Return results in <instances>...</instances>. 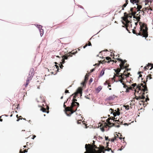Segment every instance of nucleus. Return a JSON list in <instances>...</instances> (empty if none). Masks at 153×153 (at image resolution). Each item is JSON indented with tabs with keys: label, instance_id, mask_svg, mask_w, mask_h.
<instances>
[{
	"label": "nucleus",
	"instance_id": "obj_15",
	"mask_svg": "<svg viewBox=\"0 0 153 153\" xmlns=\"http://www.w3.org/2000/svg\"><path fill=\"white\" fill-rule=\"evenodd\" d=\"M106 61H105L104 60L102 61V63H104L105 62L109 63L110 62L114 61V60H111V58L109 57H106Z\"/></svg>",
	"mask_w": 153,
	"mask_h": 153
},
{
	"label": "nucleus",
	"instance_id": "obj_47",
	"mask_svg": "<svg viewBox=\"0 0 153 153\" xmlns=\"http://www.w3.org/2000/svg\"><path fill=\"white\" fill-rule=\"evenodd\" d=\"M21 117H22V116H20L19 117V119H18L16 121H19V120L20 119H22V118H20Z\"/></svg>",
	"mask_w": 153,
	"mask_h": 153
},
{
	"label": "nucleus",
	"instance_id": "obj_43",
	"mask_svg": "<svg viewBox=\"0 0 153 153\" xmlns=\"http://www.w3.org/2000/svg\"><path fill=\"white\" fill-rule=\"evenodd\" d=\"M118 134H120V136H119V138L120 139L122 140L123 139V138L122 137H121V136H122L121 134H120V133H118Z\"/></svg>",
	"mask_w": 153,
	"mask_h": 153
},
{
	"label": "nucleus",
	"instance_id": "obj_11",
	"mask_svg": "<svg viewBox=\"0 0 153 153\" xmlns=\"http://www.w3.org/2000/svg\"><path fill=\"white\" fill-rule=\"evenodd\" d=\"M111 119V117H109L107 120H106V122H107V127H111V126H113L114 125V124L113 123H111L112 121H110Z\"/></svg>",
	"mask_w": 153,
	"mask_h": 153
},
{
	"label": "nucleus",
	"instance_id": "obj_40",
	"mask_svg": "<svg viewBox=\"0 0 153 153\" xmlns=\"http://www.w3.org/2000/svg\"><path fill=\"white\" fill-rule=\"evenodd\" d=\"M108 51V50H107V49H106L105 50H104V51H102L100 52V53L99 54V55H97V56H100V57H101V56H100V53L102 52L103 51Z\"/></svg>",
	"mask_w": 153,
	"mask_h": 153
},
{
	"label": "nucleus",
	"instance_id": "obj_48",
	"mask_svg": "<svg viewBox=\"0 0 153 153\" xmlns=\"http://www.w3.org/2000/svg\"><path fill=\"white\" fill-rule=\"evenodd\" d=\"M114 126H115V127H117V128H119L120 127V126L119 125H117L114 124Z\"/></svg>",
	"mask_w": 153,
	"mask_h": 153
},
{
	"label": "nucleus",
	"instance_id": "obj_21",
	"mask_svg": "<svg viewBox=\"0 0 153 153\" xmlns=\"http://www.w3.org/2000/svg\"><path fill=\"white\" fill-rule=\"evenodd\" d=\"M130 2L134 4H136L137 5H138V4L139 3V1L138 0H130Z\"/></svg>",
	"mask_w": 153,
	"mask_h": 153
},
{
	"label": "nucleus",
	"instance_id": "obj_25",
	"mask_svg": "<svg viewBox=\"0 0 153 153\" xmlns=\"http://www.w3.org/2000/svg\"><path fill=\"white\" fill-rule=\"evenodd\" d=\"M121 69L120 68H118L116 69H114V70L116 72V73H120L121 71Z\"/></svg>",
	"mask_w": 153,
	"mask_h": 153
},
{
	"label": "nucleus",
	"instance_id": "obj_36",
	"mask_svg": "<svg viewBox=\"0 0 153 153\" xmlns=\"http://www.w3.org/2000/svg\"><path fill=\"white\" fill-rule=\"evenodd\" d=\"M124 107L125 108V109L127 110H128L129 108V105H125Z\"/></svg>",
	"mask_w": 153,
	"mask_h": 153
},
{
	"label": "nucleus",
	"instance_id": "obj_58",
	"mask_svg": "<svg viewBox=\"0 0 153 153\" xmlns=\"http://www.w3.org/2000/svg\"><path fill=\"white\" fill-rule=\"evenodd\" d=\"M147 9V8H143V11H145Z\"/></svg>",
	"mask_w": 153,
	"mask_h": 153
},
{
	"label": "nucleus",
	"instance_id": "obj_64",
	"mask_svg": "<svg viewBox=\"0 0 153 153\" xmlns=\"http://www.w3.org/2000/svg\"><path fill=\"white\" fill-rule=\"evenodd\" d=\"M111 152L112 153H114V150H111Z\"/></svg>",
	"mask_w": 153,
	"mask_h": 153
},
{
	"label": "nucleus",
	"instance_id": "obj_33",
	"mask_svg": "<svg viewBox=\"0 0 153 153\" xmlns=\"http://www.w3.org/2000/svg\"><path fill=\"white\" fill-rule=\"evenodd\" d=\"M116 137L114 138H114H111V139H109V141H110L111 140V141L112 142H114L115 140H116Z\"/></svg>",
	"mask_w": 153,
	"mask_h": 153
},
{
	"label": "nucleus",
	"instance_id": "obj_46",
	"mask_svg": "<svg viewBox=\"0 0 153 153\" xmlns=\"http://www.w3.org/2000/svg\"><path fill=\"white\" fill-rule=\"evenodd\" d=\"M77 95V94H76V93H75L74 94V95L73 96V98L75 99Z\"/></svg>",
	"mask_w": 153,
	"mask_h": 153
},
{
	"label": "nucleus",
	"instance_id": "obj_37",
	"mask_svg": "<svg viewBox=\"0 0 153 153\" xmlns=\"http://www.w3.org/2000/svg\"><path fill=\"white\" fill-rule=\"evenodd\" d=\"M118 110L116 112V114H117V115H119L120 114V113L119 111V109L118 108Z\"/></svg>",
	"mask_w": 153,
	"mask_h": 153
},
{
	"label": "nucleus",
	"instance_id": "obj_16",
	"mask_svg": "<svg viewBox=\"0 0 153 153\" xmlns=\"http://www.w3.org/2000/svg\"><path fill=\"white\" fill-rule=\"evenodd\" d=\"M116 97V96L115 95H113L108 97L107 98L106 100L108 101L112 100H114Z\"/></svg>",
	"mask_w": 153,
	"mask_h": 153
},
{
	"label": "nucleus",
	"instance_id": "obj_3",
	"mask_svg": "<svg viewBox=\"0 0 153 153\" xmlns=\"http://www.w3.org/2000/svg\"><path fill=\"white\" fill-rule=\"evenodd\" d=\"M93 143L92 144H86L85 148L86 151L84 153H98L97 152L100 148L97 147L95 144V141H93Z\"/></svg>",
	"mask_w": 153,
	"mask_h": 153
},
{
	"label": "nucleus",
	"instance_id": "obj_20",
	"mask_svg": "<svg viewBox=\"0 0 153 153\" xmlns=\"http://www.w3.org/2000/svg\"><path fill=\"white\" fill-rule=\"evenodd\" d=\"M138 85H137L136 83H134L132 84L131 85L132 87H128V89H129V90H133L134 89V87L137 86L136 87H137V86Z\"/></svg>",
	"mask_w": 153,
	"mask_h": 153
},
{
	"label": "nucleus",
	"instance_id": "obj_14",
	"mask_svg": "<svg viewBox=\"0 0 153 153\" xmlns=\"http://www.w3.org/2000/svg\"><path fill=\"white\" fill-rule=\"evenodd\" d=\"M117 59L121 62L120 65V68H121L122 66H123V65H124L125 63L126 62V60H125L123 61L120 58H117Z\"/></svg>",
	"mask_w": 153,
	"mask_h": 153
},
{
	"label": "nucleus",
	"instance_id": "obj_27",
	"mask_svg": "<svg viewBox=\"0 0 153 153\" xmlns=\"http://www.w3.org/2000/svg\"><path fill=\"white\" fill-rule=\"evenodd\" d=\"M104 71H105L103 69H102V70L101 71V73H100V77L104 75Z\"/></svg>",
	"mask_w": 153,
	"mask_h": 153
},
{
	"label": "nucleus",
	"instance_id": "obj_4",
	"mask_svg": "<svg viewBox=\"0 0 153 153\" xmlns=\"http://www.w3.org/2000/svg\"><path fill=\"white\" fill-rule=\"evenodd\" d=\"M131 12V16H129L127 15L126 12L125 13H124V16L122 17L123 20L125 22V23L124 22H122V23L125 26L126 29L128 31H129V30H128V26H129V23H130V21L128 20V18L129 17L131 18L132 17V16H133L132 15V13Z\"/></svg>",
	"mask_w": 153,
	"mask_h": 153
},
{
	"label": "nucleus",
	"instance_id": "obj_45",
	"mask_svg": "<svg viewBox=\"0 0 153 153\" xmlns=\"http://www.w3.org/2000/svg\"><path fill=\"white\" fill-rule=\"evenodd\" d=\"M82 122V120H79L77 121V123L78 124H80Z\"/></svg>",
	"mask_w": 153,
	"mask_h": 153
},
{
	"label": "nucleus",
	"instance_id": "obj_42",
	"mask_svg": "<svg viewBox=\"0 0 153 153\" xmlns=\"http://www.w3.org/2000/svg\"><path fill=\"white\" fill-rule=\"evenodd\" d=\"M143 73V72H141V71H140V72H138V74H140L139 76V77H141L142 76V75L140 74V73Z\"/></svg>",
	"mask_w": 153,
	"mask_h": 153
},
{
	"label": "nucleus",
	"instance_id": "obj_10",
	"mask_svg": "<svg viewBox=\"0 0 153 153\" xmlns=\"http://www.w3.org/2000/svg\"><path fill=\"white\" fill-rule=\"evenodd\" d=\"M100 126L99 125L98 126L100 127V128L102 131H105L104 129V128H107V123L103 121L101 124H100Z\"/></svg>",
	"mask_w": 153,
	"mask_h": 153
},
{
	"label": "nucleus",
	"instance_id": "obj_57",
	"mask_svg": "<svg viewBox=\"0 0 153 153\" xmlns=\"http://www.w3.org/2000/svg\"><path fill=\"white\" fill-rule=\"evenodd\" d=\"M111 110V113L113 112H114V110L112 108H110V110Z\"/></svg>",
	"mask_w": 153,
	"mask_h": 153
},
{
	"label": "nucleus",
	"instance_id": "obj_41",
	"mask_svg": "<svg viewBox=\"0 0 153 153\" xmlns=\"http://www.w3.org/2000/svg\"><path fill=\"white\" fill-rule=\"evenodd\" d=\"M55 66L56 67L55 68L56 69L57 71H58V70H59L58 66L56 65H55ZM54 68H55V67H54Z\"/></svg>",
	"mask_w": 153,
	"mask_h": 153
},
{
	"label": "nucleus",
	"instance_id": "obj_2",
	"mask_svg": "<svg viewBox=\"0 0 153 153\" xmlns=\"http://www.w3.org/2000/svg\"><path fill=\"white\" fill-rule=\"evenodd\" d=\"M139 25L140 26V30L138 33H136L135 30L132 29V32L133 33L136 34L137 35H140L144 37L146 39L148 37V28L147 25L145 23H142L141 22H139Z\"/></svg>",
	"mask_w": 153,
	"mask_h": 153
},
{
	"label": "nucleus",
	"instance_id": "obj_8",
	"mask_svg": "<svg viewBox=\"0 0 153 153\" xmlns=\"http://www.w3.org/2000/svg\"><path fill=\"white\" fill-rule=\"evenodd\" d=\"M67 101L64 102L63 106L65 108V113L68 116H70V112H70V111H71L72 109L71 108L72 107H71V105L70 107H67L65 105V103Z\"/></svg>",
	"mask_w": 153,
	"mask_h": 153
},
{
	"label": "nucleus",
	"instance_id": "obj_60",
	"mask_svg": "<svg viewBox=\"0 0 153 153\" xmlns=\"http://www.w3.org/2000/svg\"><path fill=\"white\" fill-rule=\"evenodd\" d=\"M130 70V69H128V68H127L126 69V71H128Z\"/></svg>",
	"mask_w": 153,
	"mask_h": 153
},
{
	"label": "nucleus",
	"instance_id": "obj_12",
	"mask_svg": "<svg viewBox=\"0 0 153 153\" xmlns=\"http://www.w3.org/2000/svg\"><path fill=\"white\" fill-rule=\"evenodd\" d=\"M75 105L76 106H74L71 108L72 109L71 111H70V112H71L70 113V116L71 114L73 113L74 112H75L77 110V108L79 106V105H76V104Z\"/></svg>",
	"mask_w": 153,
	"mask_h": 153
},
{
	"label": "nucleus",
	"instance_id": "obj_32",
	"mask_svg": "<svg viewBox=\"0 0 153 153\" xmlns=\"http://www.w3.org/2000/svg\"><path fill=\"white\" fill-rule=\"evenodd\" d=\"M126 71L125 70L124 71V72L123 74L121 73L122 75V76H123V77H125V76H126Z\"/></svg>",
	"mask_w": 153,
	"mask_h": 153
},
{
	"label": "nucleus",
	"instance_id": "obj_23",
	"mask_svg": "<svg viewBox=\"0 0 153 153\" xmlns=\"http://www.w3.org/2000/svg\"><path fill=\"white\" fill-rule=\"evenodd\" d=\"M111 117V120H113V122H114V121H115V122L119 121V119L117 120V118H115L114 116V117Z\"/></svg>",
	"mask_w": 153,
	"mask_h": 153
},
{
	"label": "nucleus",
	"instance_id": "obj_52",
	"mask_svg": "<svg viewBox=\"0 0 153 153\" xmlns=\"http://www.w3.org/2000/svg\"><path fill=\"white\" fill-rule=\"evenodd\" d=\"M113 114L114 117L117 115V114H116L115 112H114L113 113Z\"/></svg>",
	"mask_w": 153,
	"mask_h": 153
},
{
	"label": "nucleus",
	"instance_id": "obj_22",
	"mask_svg": "<svg viewBox=\"0 0 153 153\" xmlns=\"http://www.w3.org/2000/svg\"><path fill=\"white\" fill-rule=\"evenodd\" d=\"M128 0H126V3L122 6V10H124V8L126 7L128 3Z\"/></svg>",
	"mask_w": 153,
	"mask_h": 153
},
{
	"label": "nucleus",
	"instance_id": "obj_29",
	"mask_svg": "<svg viewBox=\"0 0 153 153\" xmlns=\"http://www.w3.org/2000/svg\"><path fill=\"white\" fill-rule=\"evenodd\" d=\"M102 87L101 86H99L97 89V90L98 91V92L100 91V90L102 89Z\"/></svg>",
	"mask_w": 153,
	"mask_h": 153
},
{
	"label": "nucleus",
	"instance_id": "obj_56",
	"mask_svg": "<svg viewBox=\"0 0 153 153\" xmlns=\"http://www.w3.org/2000/svg\"><path fill=\"white\" fill-rule=\"evenodd\" d=\"M60 68L61 69L63 67V66L62 64H61V65L60 66Z\"/></svg>",
	"mask_w": 153,
	"mask_h": 153
},
{
	"label": "nucleus",
	"instance_id": "obj_51",
	"mask_svg": "<svg viewBox=\"0 0 153 153\" xmlns=\"http://www.w3.org/2000/svg\"><path fill=\"white\" fill-rule=\"evenodd\" d=\"M109 83L107 81H106L104 83V85H106L107 84H108Z\"/></svg>",
	"mask_w": 153,
	"mask_h": 153
},
{
	"label": "nucleus",
	"instance_id": "obj_59",
	"mask_svg": "<svg viewBox=\"0 0 153 153\" xmlns=\"http://www.w3.org/2000/svg\"><path fill=\"white\" fill-rule=\"evenodd\" d=\"M124 85V87L126 88V87H127V85L125 84V82H124V84L123 85Z\"/></svg>",
	"mask_w": 153,
	"mask_h": 153
},
{
	"label": "nucleus",
	"instance_id": "obj_34",
	"mask_svg": "<svg viewBox=\"0 0 153 153\" xmlns=\"http://www.w3.org/2000/svg\"><path fill=\"white\" fill-rule=\"evenodd\" d=\"M149 65L150 67H151V68H150V70H151L153 68V64L149 63Z\"/></svg>",
	"mask_w": 153,
	"mask_h": 153
},
{
	"label": "nucleus",
	"instance_id": "obj_31",
	"mask_svg": "<svg viewBox=\"0 0 153 153\" xmlns=\"http://www.w3.org/2000/svg\"><path fill=\"white\" fill-rule=\"evenodd\" d=\"M144 103H145V102L143 100H140L139 102V104L140 105H141L142 104H143L144 105Z\"/></svg>",
	"mask_w": 153,
	"mask_h": 153
},
{
	"label": "nucleus",
	"instance_id": "obj_18",
	"mask_svg": "<svg viewBox=\"0 0 153 153\" xmlns=\"http://www.w3.org/2000/svg\"><path fill=\"white\" fill-rule=\"evenodd\" d=\"M82 88H81L80 87H79L78 88L76 91L75 92V93H76V94H80L81 96L82 93Z\"/></svg>",
	"mask_w": 153,
	"mask_h": 153
},
{
	"label": "nucleus",
	"instance_id": "obj_26",
	"mask_svg": "<svg viewBox=\"0 0 153 153\" xmlns=\"http://www.w3.org/2000/svg\"><path fill=\"white\" fill-rule=\"evenodd\" d=\"M41 110L43 112H47L46 109L44 107H42L41 108ZM48 112H49L48 111H47V113H48Z\"/></svg>",
	"mask_w": 153,
	"mask_h": 153
},
{
	"label": "nucleus",
	"instance_id": "obj_53",
	"mask_svg": "<svg viewBox=\"0 0 153 153\" xmlns=\"http://www.w3.org/2000/svg\"><path fill=\"white\" fill-rule=\"evenodd\" d=\"M105 139L106 140H109V139H108V137H106V136H105Z\"/></svg>",
	"mask_w": 153,
	"mask_h": 153
},
{
	"label": "nucleus",
	"instance_id": "obj_38",
	"mask_svg": "<svg viewBox=\"0 0 153 153\" xmlns=\"http://www.w3.org/2000/svg\"><path fill=\"white\" fill-rule=\"evenodd\" d=\"M121 68H120L121 69H123L125 68H127L128 67V66H124V65H123V66H122Z\"/></svg>",
	"mask_w": 153,
	"mask_h": 153
},
{
	"label": "nucleus",
	"instance_id": "obj_44",
	"mask_svg": "<svg viewBox=\"0 0 153 153\" xmlns=\"http://www.w3.org/2000/svg\"><path fill=\"white\" fill-rule=\"evenodd\" d=\"M93 81V79L92 78H91L89 81V83L90 84Z\"/></svg>",
	"mask_w": 153,
	"mask_h": 153
},
{
	"label": "nucleus",
	"instance_id": "obj_55",
	"mask_svg": "<svg viewBox=\"0 0 153 153\" xmlns=\"http://www.w3.org/2000/svg\"><path fill=\"white\" fill-rule=\"evenodd\" d=\"M27 152V149H25V150H24L23 151V152L24 153H25V152Z\"/></svg>",
	"mask_w": 153,
	"mask_h": 153
},
{
	"label": "nucleus",
	"instance_id": "obj_30",
	"mask_svg": "<svg viewBox=\"0 0 153 153\" xmlns=\"http://www.w3.org/2000/svg\"><path fill=\"white\" fill-rule=\"evenodd\" d=\"M149 67H150V66L149 65V63H148V65L144 67V70L145 71L146 70L148 69H149Z\"/></svg>",
	"mask_w": 153,
	"mask_h": 153
},
{
	"label": "nucleus",
	"instance_id": "obj_9",
	"mask_svg": "<svg viewBox=\"0 0 153 153\" xmlns=\"http://www.w3.org/2000/svg\"><path fill=\"white\" fill-rule=\"evenodd\" d=\"M77 52V51H72L71 52L68 53L67 55L65 54L62 56V59L65 60L68 59V57H71L72 56L73 54H75Z\"/></svg>",
	"mask_w": 153,
	"mask_h": 153
},
{
	"label": "nucleus",
	"instance_id": "obj_62",
	"mask_svg": "<svg viewBox=\"0 0 153 153\" xmlns=\"http://www.w3.org/2000/svg\"><path fill=\"white\" fill-rule=\"evenodd\" d=\"M20 153H24V152L22 151L21 150L20 151Z\"/></svg>",
	"mask_w": 153,
	"mask_h": 153
},
{
	"label": "nucleus",
	"instance_id": "obj_28",
	"mask_svg": "<svg viewBox=\"0 0 153 153\" xmlns=\"http://www.w3.org/2000/svg\"><path fill=\"white\" fill-rule=\"evenodd\" d=\"M91 43L90 42H89L88 44H86L85 46L83 47L84 48H85L88 45V46H91Z\"/></svg>",
	"mask_w": 153,
	"mask_h": 153
},
{
	"label": "nucleus",
	"instance_id": "obj_5",
	"mask_svg": "<svg viewBox=\"0 0 153 153\" xmlns=\"http://www.w3.org/2000/svg\"><path fill=\"white\" fill-rule=\"evenodd\" d=\"M116 76L118 77V81H120L123 85H124V82L123 81V80L125 79V77H123V76H122V75L121 73H116V74H114V75L112 79L113 80H114V81H116L115 79ZM117 81V80L116 81V82Z\"/></svg>",
	"mask_w": 153,
	"mask_h": 153
},
{
	"label": "nucleus",
	"instance_id": "obj_13",
	"mask_svg": "<svg viewBox=\"0 0 153 153\" xmlns=\"http://www.w3.org/2000/svg\"><path fill=\"white\" fill-rule=\"evenodd\" d=\"M72 102L71 103V107H73L74 106H76V105H79V103L77 102H76V101H77V100L76 99H74V98H73V99L72 100Z\"/></svg>",
	"mask_w": 153,
	"mask_h": 153
},
{
	"label": "nucleus",
	"instance_id": "obj_50",
	"mask_svg": "<svg viewBox=\"0 0 153 153\" xmlns=\"http://www.w3.org/2000/svg\"><path fill=\"white\" fill-rule=\"evenodd\" d=\"M65 63V60L63 59H62V63L64 64Z\"/></svg>",
	"mask_w": 153,
	"mask_h": 153
},
{
	"label": "nucleus",
	"instance_id": "obj_54",
	"mask_svg": "<svg viewBox=\"0 0 153 153\" xmlns=\"http://www.w3.org/2000/svg\"><path fill=\"white\" fill-rule=\"evenodd\" d=\"M69 93V91L67 90H66L65 91V93Z\"/></svg>",
	"mask_w": 153,
	"mask_h": 153
},
{
	"label": "nucleus",
	"instance_id": "obj_49",
	"mask_svg": "<svg viewBox=\"0 0 153 153\" xmlns=\"http://www.w3.org/2000/svg\"><path fill=\"white\" fill-rule=\"evenodd\" d=\"M129 91V89H128V87L126 89V92H128Z\"/></svg>",
	"mask_w": 153,
	"mask_h": 153
},
{
	"label": "nucleus",
	"instance_id": "obj_7",
	"mask_svg": "<svg viewBox=\"0 0 153 153\" xmlns=\"http://www.w3.org/2000/svg\"><path fill=\"white\" fill-rule=\"evenodd\" d=\"M137 8H136L135 7H134L131 8L130 9V11L131 12L132 15L134 16V18H135V15L137 12L139 11H141L140 9L142 8V7L140 5H137Z\"/></svg>",
	"mask_w": 153,
	"mask_h": 153
},
{
	"label": "nucleus",
	"instance_id": "obj_61",
	"mask_svg": "<svg viewBox=\"0 0 153 153\" xmlns=\"http://www.w3.org/2000/svg\"><path fill=\"white\" fill-rule=\"evenodd\" d=\"M94 71V68L93 69H91V72H92Z\"/></svg>",
	"mask_w": 153,
	"mask_h": 153
},
{
	"label": "nucleus",
	"instance_id": "obj_35",
	"mask_svg": "<svg viewBox=\"0 0 153 153\" xmlns=\"http://www.w3.org/2000/svg\"><path fill=\"white\" fill-rule=\"evenodd\" d=\"M126 73H127V74H126V77H125V78H127V77L129 76V75L130 74V73H128V71L126 72Z\"/></svg>",
	"mask_w": 153,
	"mask_h": 153
},
{
	"label": "nucleus",
	"instance_id": "obj_39",
	"mask_svg": "<svg viewBox=\"0 0 153 153\" xmlns=\"http://www.w3.org/2000/svg\"><path fill=\"white\" fill-rule=\"evenodd\" d=\"M119 134H116V135L114 137V138L116 137V140H117V138H119Z\"/></svg>",
	"mask_w": 153,
	"mask_h": 153
},
{
	"label": "nucleus",
	"instance_id": "obj_19",
	"mask_svg": "<svg viewBox=\"0 0 153 153\" xmlns=\"http://www.w3.org/2000/svg\"><path fill=\"white\" fill-rule=\"evenodd\" d=\"M88 75L87 74L85 76L84 82H82L83 85H84L86 83L88 79Z\"/></svg>",
	"mask_w": 153,
	"mask_h": 153
},
{
	"label": "nucleus",
	"instance_id": "obj_1",
	"mask_svg": "<svg viewBox=\"0 0 153 153\" xmlns=\"http://www.w3.org/2000/svg\"><path fill=\"white\" fill-rule=\"evenodd\" d=\"M148 78H149V79L152 78L151 74H149L146 76V81L144 80L143 81V83L145 84L144 85H143V83L139 84L136 89H134L135 98L136 100H144L145 98V94L147 97L146 99L145 102H147V101L149 100V97H148V94L147 92L148 91V89L146 83Z\"/></svg>",
	"mask_w": 153,
	"mask_h": 153
},
{
	"label": "nucleus",
	"instance_id": "obj_6",
	"mask_svg": "<svg viewBox=\"0 0 153 153\" xmlns=\"http://www.w3.org/2000/svg\"><path fill=\"white\" fill-rule=\"evenodd\" d=\"M106 143L107 146L105 148L103 146H100V149L98 150L97 152L98 153H105V151H109L110 150H111V149L109 148L108 147V142H107Z\"/></svg>",
	"mask_w": 153,
	"mask_h": 153
},
{
	"label": "nucleus",
	"instance_id": "obj_17",
	"mask_svg": "<svg viewBox=\"0 0 153 153\" xmlns=\"http://www.w3.org/2000/svg\"><path fill=\"white\" fill-rule=\"evenodd\" d=\"M32 77H33V76L31 75L29 77H28L27 78V80H26V83L25 85V87H26L28 85V84L29 82V81L32 79Z\"/></svg>",
	"mask_w": 153,
	"mask_h": 153
},
{
	"label": "nucleus",
	"instance_id": "obj_63",
	"mask_svg": "<svg viewBox=\"0 0 153 153\" xmlns=\"http://www.w3.org/2000/svg\"><path fill=\"white\" fill-rule=\"evenodd\" d=\"M43 29H41V30H40V32H43Z\"/></svg>",
	"mask_w": 153,
	"mask_h": 153
},
{
	"label": "nucleus",
	"instance_id": "obj_24",
	"mask_svg": "<svg viewBox=\"0 0 153 153\" xmlns=\"http://www.w3.org/2000/svg\"><path fill=\"white\" fill-rule=\"evenodd\" d=\"M139 13H140V12H139L138 14H137V16H138V15H139V16H137L136 17V19L137 20V22H138L140 21V15L139 14Z\"/></svg>",
	"mask_w": 153,
	"mask_h": 153
}]
</instances>
